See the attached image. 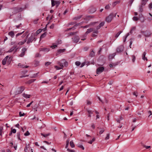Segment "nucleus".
I'll use <instances>...</instances> for the list:
<instances>
[{"label":"nucleus","mask_w":152,"mask_h":152,"mask_svg":"<svg viewBox=\"0 0 152 152\" xmlns=\"http://www.w3.org/2000/svg\"><path fill=\"white\" fill-rule=\"evenodd\" d=\"M12 60V57L9 56H7L4 58L2 60V64L3 65H5L6 64L9 65Z\"/></svg>","instance_id":"1"},{"label":"nucleus","mask_w":152,"mask_h":152,"mask_svg":"<svg viewBox=\"0 0 152 152\" xmlns=\"http://www.w3.org/2000/svg\"><path fill=\"white\" fill-rule=\"evenodd\" d=\"M116 16V14L113 13L110 14L106 18V21L108 23L110 22L113 20L114 17H115Z\"/></svg>","instance_id":"2"},{"label":"nucleus","mask_w":152,"mask_h":152,"mask_svg":"<svg viewBox=\"0 0 152 152\" xmlns=\"http://www.w3.org/2000/svg\"><path fill=\"white\" fill-rule=\"evenodd\" d=\"M104 68L103 67H99L96 70V73L97 74H99L102 73L104 70Z\"/></svg>","instance_id":"3"},{"label":"nucleus","mask_w":152,"mask_h":152,"mask_svg":"<svg viewBox=\"0 0 152 152\" xmlns=\"http://www.w3.org/2000/svg\"><path fill=\"white\" fill-rule=\"evenodd\" d=\"M59 62L61 64V65H63V66H66L68 65V62L65 61V60L64 59H63L60 61H59Z\"/></svg>","instance_id":"4"},{"label":"nucleus","mask_w":152,"mask_h":152,"mask_svg":"<svg viewBox=\"0 0 152 152\" xmlns=\"http://www.w3.org/2000/svg\"><path fill=\"white\" fill-rule=\"evenodd\" d=\"M58 64L59 65V66H54V67L57 70H58L62 69L63 67V65H61V64L60 63L59 61L58 62Z\"/></svg>","instance_id":"5"},{"label":"nucleus","mask_w":152,"mask_h":152,"mask_svg":"<svg viewBox=\"0 0 152 152\" xmlns=\"http://www.w3.org/2000/svg\"><path fill=\"white\" fill-rule=\"evenodd\" d=\"M35 38L34 37V36L33 35V34H32L31 37L29 38L27 43V44H29L32 42L34 39Z\"/></svg>","instance_id":"6"},{"label":"nucleus","mask_w":152,"mask_h":152,"mask_svg":"<svg viewBox=\"0 0 152 152\" xmlns=\"http://www.w3.org/2000/svg\"><path fill=\"white\" fill-rule=\"evenodd\" d=\"M93 28H91L87 29V31L85 33V34L84 35L83 37H86L87 35L90 33V32L93 31Z\"/></svg>","instance_id":"7"},{"label":"nucleus","mask_w":152,"mask_h":152,"mask_svg":"<svg viewBox=\"0 0 152 152\" xmlns=\"http://www.w3.org/2000/svg\"><path fill=\"white\" fill-rule=\"evenodd\" d=\"M26 49L25 48H23L22 50V52L20 54L19 56L21 57L23 56L25 54V52L26 51Z\"/></svg>","instance_id":"8"},{"label":"nucleus","mask_w":152,"mask_h":152,"mask_svg":"<svg viewBox=\"0 0 152 152\" xmlns=\"http://www.w3.org/2000/svg\"><path fill=\"white\" fill-rule=\"evenodd\" d=\"M123 50L124 47L122 46H121L117 48V52L119 53L123 51Z\"/></svg>","instance_id":"9"},{"label":"nucleus","mask_w":152,"mask_h":152,"mask_svg":"<svg viewBox=\"0 0 152 152\" xmlns=\"http://www.w3.org/2000/svg\"><path fill=\"white\" fill-rule=\"evenodd\" d=\"M25 89V88L24 86H21L18 88V91L19 93H21L23 91H24Z\"/></svg>","instance_id":"10"},{"label":"nucleus","mask_w":152,"mask_h":152,"mask_svg":"<svg viewBox=\"0 0 152 152\" xmlns=\"http://www.w3.org/2000/svg\"><path fill=\"white\" fill-rule=\"evenodd\" d=\"M139 19L140 20L141 22H143L144 21V18L142 14L139 15Z\"/></svg>","instance_id":"11"},{"label":"nucleus","mask_w":152,"mask_h":152,"mask_svg":"<svg viewBox=\"0 0 152 152\" xmlns=\"http://www.w3.org/2000/svg\"><path fill=\"white\" fill-rule=\"evenodd\" d=\"M87 111L88 112V116L89 117H91V114H92L94 112L93 111H92V110H90L89 109H87Z\"/></svg>","instance_id":"12"},{"label":"nucleus","mask_w":152,"mask_h":152,"mask_svg":"<svg viewBox=\"0 0 152 152\" xmlns=\"http://www.w3.org/2000/svg\"><path fill=\"white\" fill-rule=\"evenodd\" d=\"M29 144H28V145L27 144L26 145V146L24 149V151L25 152H28V149L29 148Z\"/></svg>","instance_id":"13"},{"label":"nucleus","mask_w":152,"mask_h":152,"mask_svg":"<svg viewBox=\"0 0 152 152\" xmlns=\"http://www.w3.org/2000/svg\"><path fill=\"white\" fill-rule=\"evenodd\" d=\"M146 54V53L145 52H144L142 54V59L143 60H147V58L145 57V56Z\"/></svg>","instance_id":"14"},{"label":"nucleus","mask_w":152,"mask_h":152,"mask_svg":"<svg viewBox=\"0 0 152 152\" xmlns=\"http://www.w3.org/2000/svg\"><path fill=\"white\" fill-rule=\"evenodd\" d=\"M148 0H142L141 2V4L142 5L144 6L148 1Z\"/></svg>","instance_id":"15"},{"label":"nucleus","mask_w":152,"mask_h":152,"mask_svg":"<svg viewBox=\"0 0 152 152\" xmlns=\"http://www.w3.org/2000/svg\"><path fill=\"white\" fill-rule=\"evenodd\" d=\"M23 96L26 98H29L31 96L30 95L28 94H23Z\"/></svg>","instance_id":"16"},{"label":"nucleus","mask_w":152,"mask_h":152,"mask_svg":"<svg viewBox=\"0 0 152 152\" xmlns=\"http://www.w3.org/2000/svg\"><path fill=\"white\" fill-rule=\"evenodd\" d=\"M8 34L9 36H10L12 37H13L14 35V33L13 32V31H11L10 32L8 33Z\"/></svg>","instance_id":"17"},{"label":"nucleus","mask_w":152,"mask_h":152,"mask_svg":"<svg viewBox=\"0 0 152 152\" xmlns=\"http://www.w3.org/2000/svg\"><path fill=\"white\" fill-rule=\"evenodd\" d=\"M79 38L78 37H76L73 38V40L75 42H78L79 40Z\"/></svg>","instance_id":"18"},{"label":"nucleus","mask_w":152,"mask_h":152,"mask_svg":"<svg viewBox=\"0 0 152 152\" xmlns=\"http://www.w3.org/2000/svg\"><path fill=\"white\" fill-rule=\"evenodd\" d=\"M69 144H70V146L72 148H73L75 147V144H74V142H73L72 140L70 142Z\"/></svg>","instance_id":"19"},{"label":"nucleus","mask_w":152,"mask_h":152,"mask_svg":"<svg viewBox=\"0 0 152 152\" xmlns=\"http://www.w3.org/2000/svg\"><path fill=\"white\" fill-rule=\"evenodd\" d=\"M98 33V31H94L93 34H92V36L93 37H95L97 36V34Z\"/></svg>","instance_id":"20"},{"label":"nucleus","mask_w":152,"mask_h":152,"mask_svg":"<svg viewBox=\"0 0 152 152\" xmlns=\"http://www.w3.org/2000/svg\"><path fill=\"white\" fill-rule=\"evenodd\" d=\"M65 49H60L58 50V54H60L61 53L64 52L65 50Z\"/></svg>","instance_id":"21"},{"label":"nucleus","mask_w":152,"mask_h":152,"mask_svg":"<svg viewBox=\"0 0 152 152\" xmlns=\"http://www.w3.org/2000/svg\"><path fill=\"white\" fill-rule=\"evenodd\" d=\"M115 56V53H113L112 54L110 55L109 56V58L110 59H112Z\"/></svg>","instance_id":"22"},{"label":"nucleus","mask_w":152,"mask_h":152,"mask_svg":"<svg viewBox=\"0 0 152 152\" xmlns=\"http://www.w3.org/2000/svg\"><path fill=\"white\" fill-rule=\"evenodd\" d=\"M143 6V5H142L141 4L139 6V11L140 12H142L143 11V8H142V6Z\"/></svg>","instance_id":"23"},{"label":"nucleus","mask_w":152,"mask_h":152,"mask_svg":"<svg viewBox=\"0 0 152 152\" xmlns=\"http://www.w3.org/2000/svg\"><path fill=\"white\" fill-rule=\"evenodd\" d=\"M35 80V79H31V80H29L28 81H27L26 83L27 84H30L32 83V82H34V81Z\"/></svg>","instance_id":"24"},{"label":"nucleus","mask_w":152,"mask_h":152,"mask_svg":"<svg viewBox=\"0 0 152 152\" xmlns=\"http://www.w3.org/2000/svg\"><path fill=\"white\" fill-rule=\"evenodd\" d=\"M18 66H20V67L22 68H27L28 67V66H25L24 65H21V64L20 63H19L18 64Z\"/></svg>","instance_id":"25"},{"label":"nucleus","mask_w":152,"mask_h":152,"mask_svg":"<svg viewBox=\"0 0 152 152\" xmlns=\"http://www.w3.org/2000/svg\"><path fill=\"white\" fill-rule=\"evenodd\" d=\"M77 145L78 147L82 149L83 150L84 149V147L82 145H81L80 144H77Z\"/></svg>","instance_id":"26"},{"label":"nucleus","mask_w":152,"mask_h":152,"mask_svg":"<svg viewBox=\"0 0 152 152\" xmlns=\"http://www.w3.org/2000/svg\"><path fill=\"white\" fill-rule=\"evenodd\" d=\"M100 129V130L99 132V134L101 135L104 132V129L103 128Z\"/></svg>","instance_id":"27"},{"label":"nucleus","mask_w":152,"mask_h":152,"mask_svg":"<svg viewBox=\"0 0 152 152\" xmlns=\"http://www.w3.org/2000/svg\"><path fill=\"white\" fill-rule=\"evenodd\" d=\"M69 139L67 140L66 141V146H65V148H66L67 149V148H68V145H69Z\"/></svg>","instance_id":"28"},{"label":"nucleus","mask_w":152,"mask_h":152,"mask_svg":"<svg viewBox=\"0 0 152 152\" xmlns=\"http://www.w3.org/2000/svg\"><path fill=\"white\" fill-rule=\"evenodd\" d=\"M95 139L94 137L93 138V139L91 140L88 141V143L91 144L93 142H94L95 140Z\"/></svg>","instance_id":"29"},{"label":"nucleus","mask_w":152,"mask_h":152,"mask_svg":"<svg viewBox=\"0 0 152 152\" xmlns=\"http://www.w3.org/2000/svg\"><path fill=\"white\" fill-rule=\"evenodd\" d=\"M16 48V46L13 47L9 50L8 52H12Z\"/></svg>","instance_id":"30"},{"label":"nucleus","mask_w":152,"mask_h":152,"mask_svg":"<svg viewBox=\"0 0 152 152\" xmlns=\"http://www.w3.org/2000/svg\"><path fill=\"white\" fill-rule=\"evenodd\" d=\"M41 135L42 136H43L44 137H46L47 136L50 135V133H48L45 134H43L42 133H41Z\"/></svg>","instance_id":"31"},{"label":"nucleus","mask_w":152,"mask_h":152,"mask_svg":"<svg viewBox=\"0 0 152 152\" xmlns=\"http://www.w3.org/2000/svg\"><path fill=\"white\" fill-rule=\"evenodd\" d=\"M46 33H45L44 34H42L41 36L40 37V39H41L42 38H43L44 37L46 36Z\"/></svg>","instance_id":"32"},{"label":"nucleus","mask_w":152,"mask_h":152,"mask_svg":"<svg viewBox=\"0 0 152 152\" xmlns=\"http://www.w3.org/2000/svg\"><path fill=\"white\" fill-rule=\"evenodd\" d=\"M26 40H24V41H21V42H19V43H18V44L19 45H23V44L25 42H26Z\"/></svg>","instance_id":"33"},{"label":"nucleus","mask_w":152,"mask_h":152,"mask_svg":"<svg viewBox=\"0 0 152 152\" xmlns=\"http://www.w3.org/2000/svg\"><path fill=\"white\" fill-rule=\"evenodd\" d=\"M135 29V27H132L131 29V30L130 31V33H133V31H134V30Z\"/></svg>","instance_id":"34"},{"label":"nucleus","mask_w":152,"mask_h":152,"mask_svg":"<svg viewBox=\"0 0 152 152\" xmlns=\"http://www.w3.org/2000/svg\"><path fill=\"white\" fill-rule=\"evenodd\" d=\"M119 3V1H116L114 3L112 4V5L113 6V7L115 6L117 4Z\"/></svg>","instance_id":"35"},{"label":"nucleus","mask_w":152,"mask_h":152,"mask_svg":"<svg viewBox=\"0 0 152 152\" xmlns=\"http://www.w3.org/2000/svg\"><path fill=\"white\" fill-rule=\"evenodd\" d=\"M133 19L134 21H136L138 20L139 19L136 17H134L133 18Z\"/></svg>","instance_id":"36"},{"label":"nucleus","mask_w":152,"mask_h":152,"mask_svg":"<svg viewBox=\"0 0 152 152\" xmlns=\"http://www.w3.org/2000/svg\"><path fill=\"white\" fill-rule=\"evenodd\" d=\"M132 61L133 62H134L135 60V57L134 55L132 56Z\"/></svg>","instance_id":"37"},{"label":"nucleus","mask_w":152,"mask_h":152,"mask_svg":"<svg viewBox=\"0 0 152 152\" xmlns=\"http://www.w3.org/2000/svg\"><path fill=\"white\" fill-rule=\"evenodd\" d=\"M67 150L69 152H75V151L73 150L70 149L69 148H67Z\"/></svg>","instance_id":"38"},{"label":"nucleus","mask_w":152,"mask_h":152,"mask_svg":"<svg viewBox=\"0 0 152 152\" xmlns=\"http://www.w3.org/2000/svg\"><path fill=\"white\" fill-rule=\"evenodd\" d=\"M121 32V31H120L118 32L115 35V37L116 38L118 37Z\"/></svg>","instance_id":"39"},{"label":"nucleus","mask_w":152,"mask_h":152,"mask_svg":"<svg viewBox=\"0 0 152 152\" xmlns=\"http://www.w3.org/2000/svg\"><path fill=\"white\" fill-rule=\"evenodd\" d=\"M55 1L54 0H51V4L52 6L53 7L55 5Z\"/></svg>","instance_id":"40"},{"label":"nucleus","mask_w":152,"mask_h":152,"mask_svg":"<svg viewBox=\"0 0 152 152\" xmlns=\"http://www.w3.org/2000/svg\"><path fill=\"white\" fill-rule=\"evenodd\" d=\"M3 130V127H1L0 128V135L1 136L2 135V133Z\"/></svg>","instance_id":"41"},{"label":"nucleus","mask_w":152,"mask_h":152,"mask_svg":"<svg viewBox=\"0 0 152 152\" xmlns=\"http://www.w3.org/2000/svg\"><path fill=\"white\" fill-rule=\"evenodd\" d=\"M109 137H110L109 134H107V136L105 138V140H108L109 139Z\"/></svg>","instance_id":"42"},{"label":"nucleus","mask_w":152,"mask_h":152,"mask_svg":"<svg viewBox=\"0 0 152 152\" xmlns=\"http://www.w3.org/2000/svg\"><path fill=\"white\" fill-rule=\"evenodd\" d=\"M44 51L46 52H48L50 50V49L49 48H45L43 49Z\"/></svg>","instance_id":"43"},{"label":"nucleus","mask_w":152,"mask_h":152,"mask_svg":"<svg viewBox=\"0 0 152 152\" xmlns=\"http://www.w3.org/2000/svg\"><path fill=\"white\" fill-rule=\"evenodd\" d=\"M57 45H54L51 46H50V48H51L52 49H54V48H56L57 47Z\"/></svg>","instance_id":"44"},{"label":"nucleus","mask_w":152,"mask_h":152,"mask_svg":"<svg viewBox=\"0 0 152 152\" xmlns=\"http://www.w3.org/2000/svg\"><path fill=\"white\" fill-rule=\"evenodd\" d=\"M129 35V33H128L126 35L125 37H124L125 39H124V42H125V41H126V38H127V37H128V36Z\"/></svg>","instance_id":"45"},{"label":"nucleus","mask_w":152,"mask_h":152,"mask_svg":"<svg viewBox=\"0 0 152 152\" xmlns=\"http://www.w3.org/2000/svg\"><path fill=\"white\" fill-rule=\"evenodd\" d=\"M75 64L77 66H79L80 64V63L79 61H77L75 62Z\"/></svg>","instance_id":"46"},{"label":"nucleus","mask_w":152,"mask_h":152,"mask_svg":"<svg viewBox=\"0 0 152 152\" xmlns=\"http://www.w3.org/2000/svg\"><path fill=\"white\" fill-rule=\"evenodd\" d=\"M104 22H101L99 25V27H101L104 24Z\"/></svg>","instance_id":"47"},{"label":"nucleus","mask_w":152,"mask_h":152,"mask_svg":"<svg viewBox=\"0 0 152 152\" xmlns=\"http://www.w3.org/2000/svg\"><path fill=\"white\" fill-rule=\"evenodd\" d=\"M86 62H84L83 63L81 64V65L80 66V67H83L85 65H86Z\"/></svg>","instance_id":"48"},{"label":"nucleus","mask_w":152,"mask_h":152,"mask_svg":"<svg viewBox=\"0 0 152 152\" xmlns=\"http://www.w3.org/2000/svg\"><path fill=\"white\" fill-rule=\"evenodd\" d=\"M30 134V133L28 131H27L25 134L24 135L26 136H28Z\"/></svg>","instance_id":"49"},{"label":"nucleus","mask_w":152,"mask_h":152,"mask_svg":"<svg viewBox=\"0 0 152 152\" xmlns=\"http://www.w3.org/2000/svg\"><path fill=\"white\" fill-rule=\"evenodd\" d=\"M110 4H108L105 7V9H109L110 8Z\"/></svg>","instance_id":"50"},{"label":"nucleus","mask_w":152,"mask_h":152,"mask_svg":"<svg viewBox=\"0 0 152 152\" xmlns=\"http://www.w3.org/2000/svg\"><path fill=\"white\" fill-rule=\"evenodd\" d=\"M42 31V30L41 29H39L36 32V34H38L39 33Z\"/></svg>","instance_id":"51"},{"label":"nucleus","mask_w":152,"mask_h":152,"mask_svg":"<svg viewBox=\"0 0 152 152\" xmlns=\"http://www.w3.org/2000/svg\"><path fill=\"white\" fill-rule=\"evenodd\" d=\"M11 132L13 133H15L16 132V130L15 129H12Z\"/></svg>","instance_id":"52"},{"label":"nucleus","mask_w":152,"mask_h":152,"mask_svg":"<svg viewBox=\"0 0 152 152\" xmlns=\"http://www.w3.org/2000/svg\"><path fill=\"white\" fill-rule=\"evenodd\" d=\"M51 62H47L46 63L45 65L46 66H48V65H50L51 64Z\"/></svg>","instance_id":"53"},{"label":"nucleus","mask_w":152,"mask_h":152,"mask_svg":"<svg viewBox=\"0 0 152 152\" xmlns=\"http://www.w3.org/2000/svg\"><path fill=\"white\" fill-rule=\"evenodd\" d=\"M24 9H25V8H19V9L17 11V12H20V11H22Z\"/></svg>","instance_id":"54"},{"label":"nucleus","mask_w":152,"mask_h":152,"mask_svg":"<svg viewBox=\"0 0 152 152\" xmlns=\"http://www.w3.org/2000/svg\"><path fill=\"white\" fill-rule=\"evenodd\" d=\"M133 94L137 97V96L138 93L136 92H135L133 93Z\"/></svg>","instance_id":"55"},{"label":"nucleus","mask_w":152,"mask_h":152,"mask_svg":"<svg viewBox=\"0 0 152 152\" xmlns=\"http://www.w3.org/2000/svg\"><path fill=\"white\" fill-rule=\"evenodd\" d=\"M25 114L24 113H22L21 112H19V115L20 116H22L24 115Z\"/></svg>","instance_id":"56"},{"label":"nucleus","mask_w":152,"mask_h":152,"mask_svg":"<svg viewBox=\"0 0 152 152\" xmlns=\"http://www.w3.org/2000/svg\"><path fill=\"white\" fill-rule=\"evenodd\" d=\"M56 4V7L58 6V5L60 4V2L58 1H55Z\"/></svg>","instance_id":"57"},{"label":"nucleus","mask_w":152,"mask_h":152,"mask_svg":"<svg viewBox=\"0 0 152 152\" xmlns=\"http://www.w3.org/2000/svg\"><path fill=\"white\" fill-rule=\"evenodd\" d=\"M61 43V41H58L56 43V44H57V45H58L59 44H60Z\"/></svg>","instance_id":"58"},{"label":"nucleus","mask_w":152,"mask_h":152,"mask_svg":"<svg viewBox=\"0 0 152 152\" xmlns=\"http://www.w3.org/2000/svg\"><path fill=\"white\" fill-rule=\"evenodd\" d=\"M24 32V31H23V32H22V33H18V34H17L16 35V37H18V36H19V35H20L23 32Z\"/></svg>","instance_id":"59"},{"label":"nucleus","mask_w":152,"mask_h":152,"mask_svg":"<svg viewBox=\"0 0 152 152\" xmlns=\"http://www.w3.org/2000/svg\"><path fill=\"white\" fill-rule=\"evenodd\" d=\"M149 7L150 9H151L152 8V2L149 4Z\"/></svg>","instance_id":"60"},{"label":"nucleus","mask_w":152,"mask_h":152,"mask_svg":"<svg viewBox=\"0 0 152 152\" xmlns=\"http://www.w3.org/2000/svg\"><path fill=\"white\" fill-rule=\"evenodd\" d=\"M33 101L31 102V103H30L28 104L27 105L26 107H30L31 105V104L33 103Z\"/></svg>","instance_id":"61"},{"label":"nucleus","mask_w":152,"mask_h":152,"mask_svg":"<svg viewBox=\"0 0 152 152\" xmlns=\"http://www.w3.org/2000/svg\"><path fill=\"white\" fill-rule=\"evenodd\" d=\"M54 27V24H53L50 26V28L52 29V28H53Z\"/></svg>","instance_id":"62"},{"label":"nucleus","mask_w":152,"mask_h":152,"mask_svg":"<svg viewBox=\"0 0 152 152\" xmlns=\"http://www.w3.org/2000/svg\"><path fill=\"white\" fill-rule=\"evenodd\" d=\"M91 127L93 129H94V128H95V125L94 124H92V125H91Z\"/></svg>","instance_id":"63"},{"label":"nucleus","mask_w":152,"mask_h":152,"mask_svg":"<svg viewBox=\"0 0 152 152\" xmlns=\"http://www.w3.org/2000/svg\"><path fill=\"white\" fill-rule=\"evenodd\" d=\"M143 113V111H142L141 112L139 113V112H138V114L139 115H141Z\"/></svg>","instance_id":"64"}]
</instances>
